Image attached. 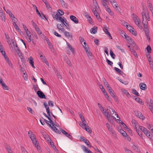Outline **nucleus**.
Listing matches in <instances>:
<instances>
[{
    "label": "nucleus",
    "mask_w": 153,
    "mask_h": 153,
    "mask_svg": "<svg viewBox=\"0 0 153 153\" xmlns=\"http://www.w3.org/2000/svg\"><path fill=\"white\" fill-rule=\"evenodd\" d=\"M145 134L149 139L151 140L152 139V137L151 136L152 134L150 132L148 131L147 132H146Z\"/></svg>",
    "instance_id": "f704fd0d"
},
{
    "label": "nucleus",
    "mask_w": 153,
    "mask_h": 153,
    "mask_svg": "<svg viewBox=\"0 0 153 153\" xmlns=\"http://www.w3.org/2000/svg\"><path fill=\"white\" fill-rule=\"evenodd\" d=\"M57 27L59 31H61L63 32L65 30L63 27L62 25L60 24H57Z\"/></svg>",
    "instance_id": "ddd939ff"
},
{
    "label": "nucleus",
    "mask_w": 153,
    "mask_h": 153,
    "mask_svg": "<svg viewBox=\"0 0 153 153\" xmlns=\"http://www.w3.org/2000/svg\"><path fill=\"white\" fill-rule=\"evenodd\" d=\"M51 14L53 16V18L56 20H58L57 16L59 15L58 13H56L55 14V13L54 12H51Z\"/></svg>",
    "instance_id": "412c9836"
},
{
    "label": "nucleus",
    "mask_w": 153,
    "mask_h": 153,
    "mask_svg": "<svg viewBox=\"0 0 153 153\" xmlns=\"http://www.w3.org/2000/svg\"><path fill=\"white\" fill-rule=\"evenodd\" d=\"M147 105L151 111L153 113V101L150 100L149 102H148Z\"/></svg>",
    "instance_id": "0eeeda50"
},
{
    "label": "nucleus",
    "mask_w": 153,
    "mask_h": 153,
    "mask_svg": "<svg viewBox=\"0 0 153 153\" xmlns=\"http://www.w3.org/2000/svg\"><path fill=\"white\" fill-rule=\"evenodd\" d=\"M132 93L137 95V96H140V95L137 92V91L135 90L133 88L132 89Z\"/></svg>",
    "instance_id": "09e8293b"
},
{
    "label": "nucleus",
    "mask_w": 153,
    "mask_h": 153,
    "mask_svg": "<svg viewBox=\"0 0 153 153\" xmlns=\"http://www.w3.org/2000/svg\"><path fill=\"white\" fill-rule=\"evenodd\" d=\"M111 56L112 57V58L113 59H114L115 58V57L116 56V55L114 54V53L113 51H112L111 50H110V53Z\"/></svg>",
    "instance_id": "8fccbe9b"
},
{
    "label": "nucleus",
    "mask_w": 153,
    "mask_h": 153,
    "mask_svg": "<svg viewBox=\"0 0 153 153\" xmlns=\"http://www.w3.org/2000/svg\"><path fill=\"white\" fill-rule=\"evenodd\" d=\"M106 61L107 63L108 64L112 66L113 64V62L109 60L107 58H106Z\"/></svg>",
    "instance_id": "680f3d73"
},
{
    "label": "nucleus",
    "mask_w": 153,
    "mask_h": 153,
    "mask_svg": "<svg viewBox=\"0 0 153 153\" xmlns=\"http://www.w3.org/2000/svg\"><path fill=\"white\" fill-rule=\"evenodd\" d=\"M51 128L52 129L55 131L56 133L57 134H60V132L59 131V130L57 129L55 126H52Z\"/></svg>",
    "instance_id": "4be33fe9"
},
{
    "label": "nucleus",
    "mask_w": 153,
    "mask_h": 153,
    "mask_svg": "<svg viewBox=\"0 0 153 153\" xmlns=\"http://www.w3.org/2000/svg\"><path fill=\"white\" fill-rule=\"evenodd\" d=\"M37 94L39 97L41 98L46 99V97L44 94L40 91H38L37 92Z\"/></svg>",
    "instance_id": "1a4fd4ad"
},
{
    "label": "nucleus",
    "mask_w": 153,
    "mask_h": 153,
    "mask_svg": "<svg viewBox=\"0 0 153 153\" xmlns=\"http://www.w3.org/2000/svg\"><path fill=\"white\" fill-rule=\"evenodd\" d=\"M53 30V33L54 34V35L59 37H61V35H60L58 34L55 31H54Z\"/></svg>",
    "instance_id": "69168bd1"
},
{
    "label": "nucleus",
    "mask_w": 153,
    "mask_h": 153,
    "mask_svg": "<svg viewBox=\"0 0 153 153\" xmlns=\"http://www.w3.org/2000/svg\"><path fill=\"white\" fill-rule=\"evenodd\" d=\"M1 85L3 87L4 89L6 90H8L9 89L8 87L4 83H3V85L2 84Z\"/></svg>",
    "instance_id": "e2e57ef3"
},
{
    "label": "nucleus",
    "mask_w": 153,
    "mask_h": 153,
    "mask_svg": "<svg viewBox=\"0 0 153 153\" xmlns=\"http://www.w3.org/2000/svg\"><path fill=\"white\" fill-rule=\"evenodd\" d=\"M49 141H50L49 143L51 145V147L53 148V149H55L56 147L55 145H54L53 143L51 142V140H50Z\"/></svg>",
    "instance_id": "052dcab7"
},
{
    "label": "nucleus",
    "mask_w": 153,
    "mask_h": 153,
    "mask_svg": "<svg viewBox=\"0 0 153 153\" xmlns=\"http://www.w3.org/2000/svg\"><path fill=\"white\" fill-rule=\"evenodd\" d=\"M139 128L140 130L142 131L144 134L146 132H147L148 131L147 129L145 127L142 126H139Z\"/></svg>",
    "instance_id": "bb28decb"
},
{
    "label": "nucleus",
    "mask_w": 153,
    "mask_h": 153,
    "mask_svg": "<svg viewBox=\"0 0 153 153\" xmlns=\"http://www.w3.org/2000/svg\"><path fill=\"white\" fill-rule=\"evenodd\" d=\"M21 149L22 151V153H28L26 149L23 146H21Z\"/></svg>",
    "instance_id": "a18cd8bd"
},
{
    "label": "nucleus",
    "mask_w": 153,
    "mask_h": 153,
    "mask_svg": "<svg viewBox=\"0 0 153 153\" xmlns=\"http://www.w3.org/2000/svg\"><path fill=\"white\" fill-rule=\"evenodd\" d=\"M85 50L88 58L91 59H93V56L92 55V53L90 52L89 48H85Z\"/></svg>",
    "instance_id": "423d86ee"
},
{
    "label": "nucleus",
    "mask_w": 153,
    "mask_h": 153,
    "mask_svg": "<svg viewBox=\"0 0 153 153\" xmlns=\"http://www.w3.org/2000/svg\"><path fill=\"white\" fill-rule=\"evenodd\" d=\"M139 86L142 90H145L146 89V85L143 83H140L139 85Z\"/></svg>",
    "instance_id": "2eb2a0df"
},
{
    "label": "nucleus",
    "mask_w": 153,
    "mask_h": 153,
    "mask_svg": "<svg viewBox=\"0 0 153 153\" xmlns=\"http://www.w3.org/2000/svg\"><path fill=\"white\" fill-rule=\"evenodd\" d=\"M28 60L31 66L33 68H35V67L34 65V62L33 58L32 56H30L28 59Z\"/></svg>",
    "instance_id": "f8f14e48"
},
{
    "label": "nucleus",
    "mask_w": 153,
    "mask_h": 153,
    "mask_svg": "<svg viewBox=\"0 0 153 153\" xmlns=\"http://www.w3.org/2000/svg\"><path fill=\"white\" fill-rule=\"evenodd\" d=\"M58 14H59V15H60L61 16H62L64 14V11L60 9H59L58 10Z\"/></svg>",
    "instance_id": "bf43d9fd"
},
{
    "label": "nucleus",
    "mask_w": 153,
    "mask_h": 153,
    "mask_svg": "<svg viewBox=\"0 0 153 153\" xmlns=\"http://www.w3.org/2000/svg\"><path fill=\"white\" fill-rule=\"evenodd\" d=\"M97 27L96 26H94L91 29L90 32L92 33L95 34L97 32Z\"/></svg>",
    "instance_id": "6ab92c4d"
},
{
    "label": "nucleus",
    "mask_w": 153,
    "mask_h": 153,
    "mask_svg": "<svg viewBox=\"0 0 153 153\" xmlns=\"http://www.w3.org/2000/svg\"><path fill=\"white\" fill-rule=\"evenodd\" d=\"M141 14L143 19V24L146 23L147 22H146V18L147 17H148V15L149 14L148 12L146 11L144 12H142Z\"/></svg>",
    "instance_id": "39448f33"
},
{
    "label": "nucleus",
    "mask_w": 153,
    "mask_h": 153,
    "mask_svg": "<svg viewBox=\"0 0 153 153\" xmlns=\"http://www.w3.org/2000/svg\"><path fill=\"white\" fill-rule=\"evenodd\" d=\"M110 108L112 110V112H111V110L110 109H108V108L107 109V112H106V110H105L104 112L103 113L104 115L106 117V116H107L108 115H111V116L112 117H113V116L112 115L114 114V113H115V115H117V117L118 118V117L119 118V117H118V114H117V113L114 110L112 109L111 108Z\"/></svg>",
    "instance_id": "f03ea898"
},
{
    "label": "nucleus",
    "mask_w": 153,
    "mask_h": 153,
    "mask_svg": "<svg viewBox=\"0 0 153 153\" xmlns=\"http://www.w3.org/2000/svg\"><path fill=\"white\" fill-rule=\"evenodd\" d=\"M47 43H48V46H49L50 48V49H51V50H52V49H54V48H53V45H52V44H51V43L50 42H47Z\"/></svg>",
    "instance_id": "6e6d98bb"
},
{
    "label": "nucleus",
    "mask_w": 153,
    "mask_h": 153,
    "mask_svg": "<svg viewBox=\"0 0 153 153\" xmlns=\"http://www.w3.org/2000/svg\"><path fill=\"white\" fill-rule=\"evenodd\" d=\"M130 51H131V52H132V53L133 54V55L136 57H138L137 54V53L133 49H131V48H130Z\"/></svg>",
    "instance_id": "79ce46f5"
},
{
    "label": "nucleus",
    "mask_w": 153,
    "mask_h": 153,
    "mask_svg": "<svg viewBox=\"0 0 153 153\" xmlns=\"http://www.w3.org/2000/svg\"><path fill=\"white\" fill-rule=\"evenodd\" d=\"M42 137L45 140H46L47 141H49L51 140L49 136L47 133L46 134H45V136H43Z\"/></svg>",
    "instance_id": "de8ad7c7"
},
{
    "label": "nucleus",
    "mask_w": 153,
    "mask_h": 153,
    "mask_svg": "<svg viewBox=\"0 0 153 153\" xmlns=\"http://www.w3.org/2000/svg\"><path fill=\"white\" fill-rule=\"evenodd\" d=\"M80 140L84 142L88 146V147H91V146L88 143H89V141L86 139H85L84 137H80Z\"/></svg>",
    "instance_id": "9d476101"
},
{
    "label": "nucleus",
    "mask_w": 153,
    "mask_h": 153,
    "mask_svg": "<svg viewBox=\"0 0 153 153\" xmlns=\"http://www.w3.org/2000/svg\"><path fill=\"white\" fill-rule=\"evenodd\" d=\"M146 56L148 59V60L149 62H151V61H152L151 56L150 55L149 53L146 54Z\"/></svg>",
    "instance_id": "4d7b16f0"
},
{
    "label": "nucleus",
    "mask_w": 153,
    "mask_h": 153,
    "mask_svg": "<svg viewBox=\"0 0 153 153\" xmlns=\"http://www.w3.org/2000/svg\"><path fill=\"white\" fill-rule=\"evenodd\" d=\"M58 20L59 19L60 22H61L62 24H63V25H65V23H64V22L65 20V19H63V18H62V17L60 16L59 14L58 15Z\"/></svg>",
    "instance_id": "5701e85b"
},
{
    "label": "nucleus",
    "mask_w": 153,
    "mask_h": 153,
    "mask_svg": "<svg viewBox=\"0 0 153 153\" xmlns=\"http://www.w3.org/2000/svg\"><path fill=\"white\" fill-rule=\"evenodd\" d=\"M114 70L117 72V73L120 74L121 75L123 76V72L121 71V70L118 68H117L116 67H114Z\"/></svg>",
    "instance_id": "cd10ccee"
},
{
    "label": "nucleus",
    "mask_w": 153,
    "mask_h": 153,
    "mask_svg": "<svg viewBox=\"0 0 153 153\" xmlns=\"http://www.w3.org/2000/svg\"><path fill=\"white\" fill-rule=\"evenodd\" d=\"M70 19L74 22L75 24H78L79 23V20L75 16L71 15L70 16Z\"/></svg>",
    "instance_id": "9b49d317"
},
{
    "label": "nucleus",
    "mask_w": 153,
    "mask_h": 153,
    "mask_svg": "<svg viewBox=\"0 0 153 153\" xmlns=\"http://www.w3.org/2000/svg\"><path fill=\"white\" fill-rule=\"evenodd\" d=\"M40 57L41 59L44 62H45L47 65L48 64V62L47 61V59L44 56H43L42 55H41Z\"/></svg>",
    "instance_id": "aec40b11"
},
{
    "label": "nucleus",
    "mask_w": 153,
    "mask_h": 153,
    "mask_svg": "<svg viewBox=\"0 0 153 153\" xmlns=\"http://www.w3.org/2000/svg\"><path fill=\"white\" fill-rule=\"evenodd\" d=\"M111 4H112L113 7L115 8L117 11H120L119 9L118 8V7H117V4L115 2V1L114 2L111 3Z\"/></svg>",
    "instance_id": "2f4dec72"
},
{
    "label": "nucleus",
    "mask_w": 153,
    "mask_h": 153,
    "mask_svg": "<svg viewBox=\"0 0 153 153\" xmlns=\"http://www.w3.org/2000/svg\"><path fill=\"white\" fill-rule=\"evenodd\" d=\"M95 16H96L97 18L100 21H101L102 20L101 18H100V16L98 14L97 10H96L93 12Z\"/></svg>",
    "instance_id": "f3484780"
},
{
    "label": "nucleus",
    "mask_w": 153,
    "mask_h": 153,
    "mask_svg": "<svg viewBox=\"0 0 153 153\" xmlns=\"http://www.w3.org/2000/svg\"><path fill=\"white\" fill-rule=\"evenodd\" d=\"M31 140L32 141L33 143L35 145L36 147L38 150H40V147L39 146L38 144L37 143V140L36 138L34 136V135L33 134L32 136L31 135L30 137Z\"/></svg>",
    "instance_id": "20e7f679"
},
{
    "label": "nucleus",
    "mask_w": 153,
    "mask_h": 153,
    "mask_svg": "<svg viewBox=\"0 0 153 153\" xmlns=\"http://www.w3.org/2000/svg\"><path fill=\"white\" fill-rule=\"evenodd\" d=\"M35 29L36 31L37 32V33L39 34L40 35L42 34V31H41V30L38 26H37L36 27H35Z\"/></svg>",
    "instance_id": "37998d69"
},
{
    "label": "nucleus",
    "mask_w": 153,
    "mask_h": 153,
    "mask_svg": "<svg viewBox=\"0 0 153 153\" xmlns=\"http://www.w3.org/2000/svg\"><path fill=\"white\" fill-rule=\"evenodd\" d=\"M0 16L3 20L5 19V16H4V14L3 12H2L1 13H0Z\"/></svg>",
    "instance_id": "338daca9"
},
{
    "label": "nucleus",
    "mask_w": 153,
    "mask_h": 153,
    "mask_svg": "<svg viewBox=\"0 0 153 153\" xmlns=\"http://www.w3.org/2000/svg\"><path fill=\"white\" fill-rule=\"evenodd\" d=\"M117 78H117V79H118L119 81H120L123 84H124L125 85H127L128 84V82L120 79V77H117Z\"/></svg>",
    "instance_id": "e433bc0d"
},
{
    "label": "nucleus",
    "mask_w": 153,
    "mask_h": 153,
    "mask_svg": "<svg viewBox=\"0 0 153 153\" xmlns=\"http://www.w3.org/2000/svg\"><path fill=\"white\" fill-rule=\"evenodd\" d=\"M81 122H80V123L79 124V125L82 128H85L86 127V126L88 127V125H87L86 123V121L85 120L82 122V124H81Z\"/></svg>",
    "instance_id": "b1692460"
},
{
    "label": "nucleus",
    "mask_w": 153,
    "mask_h": 153,
    "mask_svg": "<svg viewBox=\"0 0 153 153\" xmlns=\"http://www.w3.org/2000/svg\"><path fill=\"white\" fill-rule=\"evenodd\" d=\"M125 151L126 153H132V152L126 147L124 148Z\"/></svg>",
    "instance_id": "774afa93"
},
{
    "label": "nucleus",
    "mask_w": 153,
    "mask_h": 153,
    "mask_svg": "<svg viewBox=\"0 0 153 153\" xmlns=\"http://www.w3.org/2000/svg\"><path fill=\"white\" fill-rule=\"evenodd\" d=\"M137 116L139 118L142 120H143L145 119L144 116L140 112L137 111Z\"/></svg>",
    "instance_id": "a211bd4d"
},
{
    "label": "nucleus",
    "mask_w": 153,
    "mask_h": 153,
    "mask_svg": "<svg viewBox=\"0 0 153 153\" xmlns=\"http://www.w3.org/2000/svg\"><path fill=\"white\" fill-rule=\"evenodd\" d=\"M121 36L124 38L126 39H128V38H129V37L127 36V34L124 32V31H122L121 33Z\"/></svg>",
    "instance_id": "c756f323"
},
{
    "label": "nucleus",
    "mask_w": 153,
    "mask_h": 153,
    "mask_svg": "<svg viewBox=\"0 0 153 153\" xmlns=\"http://www.w3.org/2000/svg\"><path fill=\"white\" fill-rule=\"evenodd\" d=\"M133 148L137 152H139L140 150L138 148V147L136 145H133L132 146Z\"/></svg>",
    "instance_id": "864d4df0"
},
{
    "label": "nucleus",
    "mask_w": 153,
    "mask_h": 153,
    "mask_svg": "<svg viewBox=\"0 0 153 153\" xmlns=\"http://www.w3.org/2000/svg\"><path fill=\"white\" fill-rule=\"evenodd\" d=\"M64 23H65V25H64L66 27V28L68 30L70 29L69 25L67 23V21L66 19H65V20L64 22ZM62 25H64L63 24Z\"/></svg>",
    "instance_id": "c9c22d12"
},
{
    "label": "nucleus",
    "mask_w": 153,
    "mask_h": 153,
    "mask_svg": "<svg viewBox=\"0 0 153 153\" xmlns=\"http://www.w3.org/2000/svg\"><path fill=\"white\" fill-rule=\"evenodd\" d=\"M111 96L114 98L115 101H117L118 99L116 97V96L115 95V93L114 91H112V92L110 94Z\"/></svg>",
    "instance_id": "7c9ffc66"
},
{
    "label": "nucleus",
    "mask_w": 153,
    "mask_h": 153,
    "mask_svg": "<svg viewBox=\"0 0 153 153\" xmlns=\"http://www.w3.org/2000/svg\"><path fill=\"white\" fill-rule=\"evenodd\" d=\"M132 17L135 24L140 29H143V27L141 24V20L138 16L135 14H133Z\"/></svg>",
    "instance_id": "f257e3e1"
},
{
    "label": "nucleus",
    "mask_w": 153,
    "mask_h": 153,
    "mask_svg": "<svg viewBox=\"0 0 153 153\" xmlns=\"http://www.w3.org/2000/svg\"><path fill=\"white\" fill-rule=\"evenodd\" d=\"M148 53H151V48L150 45H148L146 47Z\"/></svg>",
    "instance_id": "13d9d810"
},
{
    "label": "nucleus",
    "mask_w": 153,
    "mask_h": 153,
    "mask_svg": "<svg viewBox=\"0 0 153 153\" xmlns=\"http://www.w3.org/2000/svg\"><path fill=\"white\" fill-rule=\"evenodd\" d=\"M67 44L71 51L74 53V48H72L71 46L68 43H67Z\"/></svg>",
    "instance_id": "c85d7f7f"
},
{
    "label": "nucleus",
    "mask_w": 153,
    "mask_h": 153,
    "mask_svg": "<svg viewBox=\"0 0 153 153\" xmlns=\"http://www.w3.org/2000/svg\"><path fill=\"white\" fill-rule=\"evenodd\" d=\"M126 28L130 32L131 30H133V29H134V28L131 27V26H128L127 25V26L126 27Z\"/></svg>",
    "instance_id": "0e129e2a"
},
{
    "label": "nucleus",
    "mask_w": 153,
    "mask_h": 153,
    "mask_svg": "<svg viewBox=\"0 0 153 153\" xmlns=\"http://www.w3.org/2000/svg\"><path fill=\"white\" fill-rule=\"evenodd\" d=\"M26 33L27 34V38L28 39L27 40L29 42H30L31 41L32 39H31V36L30 35H29V33L27 32V31H26Z\"/></svg>",
    "instance_id": "a878e982"
},
{
    "label": "nucleus",
    "mask_w": 153,
    "mask_h": 153,
    "mask_svg": "<svg viewBox=\"0 0 153 153\" xmlns=\"http://www.w3.org/2000/svg\"><path fill=\"white\" fill-rule=\"evenodd\" d=\"M135 100L137 102L141 104L142 105H143V102H142V100L140 99V98L137 97V98H135Z\"/></svg>",
    "instance_id": "c03bdc74"
},
{
    "label": "nucleus",
    "mask_w": 153,
    "mask_h": 153,
    "mask_svg": "<svg viewBox=\"0 0 153 153\" xmlns=\"http://www.w3.org/2000/svg\"><path fill=\"white\" fill-rule=\"evenodd\" d=\"M120 132L123 137H126L128 136L126 133L123 130H120Z\"/></svg>",
    "instance_id": "a19ab883"
},
{
    "label": "nucleus",
    "mask_w": 153,
    "mask_h": 153,
    "mask_svg": "<svg viewBox=\"0 0 153 153\" xmlns=\"http://www.w3.org/2000/svg\"><path fill=\"white\" fill-rule=\"evenodd\" d=\"M85 129L86 131L89 133H92V130L91 128L88 125V127H87L85 128H83Z\"/></svg>",
    "instance_id": "473e14b6"
},
{
    "label": "nucleus",
    "mask_w": 153,
    "mask_h": 153,
    "mask_svg": "<svg viewBox=\"0 0 153 153\" xmlns=\"http://www.w3.org/2000/svg\"><path fill=\"white\" fill-rule=\"evenodd\" d=\"M81 148L85 153H93V152L84 145L81 146Z\"/></svg>",
    "instance_id": "6e6552de"
},
{
    "label": "nucleus",
    "mask_w": 153,
    "mask_h": 153,
    "mask_svg": "<svg viewBox=\"0 0 153 153\" xmlns=\"http://www.w3.org/2000/svg\"><path fill=\"white\" fill-rule=\"evenodd\" d=\"M44 3L45 4L46 7L48 10H50L51 9V8L50 7V5L48 4V2L47 1V0H42Z\"/></svg>",
    "instance_id": "dca6fc26"
},
{
    "label": "nucleus",
    "mask_w": 153,
    "mask_h": 153,
    "mask_svg": "<svg viewBox=\"0 0 153 153\" xmlns=\"http://www.w3.org/2000/svg\"><path fill=\"white\" fill-rule=\"evenodd\" d=\"M44 105L46 108V111L49 112V110H50L49 107L48 106L47 103L46 102H44Z\"/></svg>",
    "instance_id": "ea45409f"
},
{
    "label": "nucleus",
    "mask_w": 153,
    "mask_h": 153,
    "mask_svg": "<svg viewBox=\"0 0 153 153\" xmlns=\"http://www.w3.org/2000/svg\"><path fill=\"white\" fill-rule=\"evenodd\" d=\"M60 131L64 134L66 136H67L68 135V133H67L65 130L63 129H62V128H60Z\"/></svg>",
    "instance_id": "3c124183"
},
{
    "label": "nucleus",
    "mask_w": 153,
    "mask_h": 153,
    "mask_svg": "<svg viewBox=\"0 0 153 153\" xmlns=\"http://www.w3.org/2000/svg\"><path fill=\"white\" fill-rule=\"evenodd\" d=\"M128 39H126L129 43H131L133 45H135V42H133V41L131 38H130L129 37L128 38Z\"/></svg>",
    "instance_id": "603ef678"
},
{
    "label": "nucleus",
    "mask_w": 153,
    "mask_h": 153,
    "mask_svg": "<svg viewBox=\"0 0 153 153\" xmlns=\"http://www.w3.org/2000/svg\"><path fill=\"white\" fill-rule=\"evenodd\" d=\"M144 26V31L145 34L148 41L149 42L150 40V36H149V31L148 28V22L146 23L143 24Z\"/></svg>",
    "instance_id": "7ed1b4c3"
},
{
    "label": "nucleus",
    "mask_w": 153,
    "mask_h": 153,
    "mask_svg": "<svg viewBox=\"0 0 153 153\" xmlns=\"http://www.w3.org/2000/svg\"><path fill=\"white\" fill-rule=\"evenodd\" d=\"M106 10L107 12H108L109 13V14L111 16H112L114 15V13L113 12H112L111 9H110L108 7V8H107L106 9Z\"/></svg>",
    "instance_id": "58836bf2"
},
{
    "label": "nucleus",
    "mask_w": 153,
    "mask_h": 153,
    "mask_svg": "<svg viewBox=\"0 0 153 153\" xmlns=\"http://www.w3.org/2000/svg\"><path fill=\"white\" fill-rule=\"evenodd\" d=\"M122 91L123 92L124 94L127 96L128 97H131V95L127 91L124 89H122Z\"/></svg>",
    "instance_id": "393cba45"
},
{
    "label": "nucleus",
    "mask_w": 153,
    "mask_h": 153,
    "mask_svg": "<svg viewBox=\"0 0 153 153\" xmlns=\"http://www.w3.org/2000/svg\"><path fill=\"white\" fill-rule=\"evenodd\" d=\"M64 34L65 36L68 39H71L72 38V34L69 32L66 31H65L64 32Z\"/></svg>",
    "instance_id": "4468645a"
},
{
    "label": "nucleus",
    "mask_w": 153,
    "mask_h": 153,
    "mask_svg": "<svg viewBox=\"0 0 153 153\" xmlns=\"http://www.w3.org/2000/svg\"><path fill=\"white\" fill-rule=\"evenodd\" d=\"M62 6L63 7H67V5L63 0H60Z\"/></svg>",
    "instance_id": "72a5a7b5"
},
{
    "label": "nucleus",
    "mask_w": 153,
    "mask_h": 153,
    "mask_svg": "<svg viewBox=\"0 0 153 153\" xmlns=\"http://www.w3.org/2000/svg\"><path fill=\"white\" fill-rule=\"evenodd\" d=\"M65 61L66 62L67 64L70 67L72 66V65L71 64V62L69 60L68 58H67L66 59H65Z\"/></svg>",
    "instance_id": "49530a36"
},
{
    "label": "nucleus",
    "mask_w": 153,
    "mask_h": 153,
    "mask_svg": "<svg viewBox=\"0 0 153 153\" xmlns=\"http://www.w3.org/2000/svg\"><path fill=\"white\" fill-rule=\"evenodd\" d=\"M108 3V0H101V3L102 4H105Z\"/></svg>",
    "instance_id": "5fc2aeb1"
},
{
    "label": "nucleus",
    "mask_w": 153,
    "mask_h": 153,
    "mask_svg": "<svg viewBox=\"0 0 153 153\" xmlns=\"http://www.w3.org/2000/svg\"><path fill=\"white\" fill-rule=\"evenodd\" d=\"M15 49L20 57L21 56H22V53L20 50L19 49L18 47L17 48H16V49Z\"/></svg>",
    "instance_id": "4c0bfd02"
}]
</instances>
